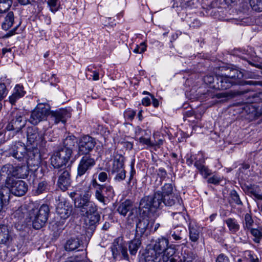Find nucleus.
Masks as SVG:
<instances>
[{
  "instance_id": "nucleus-1",
  "label": "nucleus",
  "mask_w": 262,
  "mask_h": 262,
  "mask_svg": "<svg viewBox=\"0 0 262 262\" xmlns=\"http://www.w3.org/2000/svg\"><path fill=\"white\" fill-rule=\"evenodd\" d=\"M91 195L89 192L76 196L74 205L79 210L83 216L98 213V207L95 203L90 201Z\"/></svg>"
},
{
  "instance_id": "nucleus-2",
  "label": "nucleus",
  "mask_w": 262,
  "mask_h": 262,
  "mask_svg": "<svg viewBox=\"0 0 262 262\" xmlns=\"http://www.w3.org/2000/svg\"><path fill=\"white\" fill-rule=\"evenodd\" d=\"M49 212V207L47 204L42 205L39 209H32L29 212V217L33 227L35 229L41 228L48 220Z\"/></svg>"
},
{
  "instance_id": "nucleus-3",
  "label": "nucleus",
  "mask_w": 262,
  "mask_h": 262,
  "mask_svg": "<svg viewBox=\"0 0 262 262\" xmlns=\"http://www.w3.org/2000/svg\"><path fill=\"white\" fill-rule=\"evenodd\" d=\"M72 152V149L70 147L63 146L59 148L51 157L52 165L57 169H60L65 166L69 161Z\"/></svg>"
},
{
  "instance_id": "nucleus-4",
  "label": "nucleus",
  "mask_w": 262,
  "mask_h": 262,
  "mask_svg": "<svg viewBox=\"0 0 262 262\" xmlns=\"http://www.w3.org/2000/svg\"><path fill=\"white\" fill-rule=\"evenodd\" d=\"M92 187L95 190L96 199L104 205L106 204L107 198L112 196L114 193L112 186L107 185L99 184L96 179H93L91 182Z\"/></svg>"
},
{
  "instance_id": "nucleus-5",
  "label": "nucleus",
  "mask_w": 262,
  "mask_h": 262,
  "mask_svg": "<svg viewBox=\"0 0 262 262\" xmlns=\"http://www.w3.org/2000/svg\"><path fill=\"white\" fill-rule=\"evenodd\" d=\"M154 221L146 216H141L136 223V237L147 236L152 231Z\"/></svg>"
},
{
  "instance_id": "nucleus-6",
  "label": "nucleus",
  "mask_w": 262,
  "mask_h": 262,
  "mask_svg": "<svg viewBox=\"0 0 262 262\" xmlns=\"http://www.w3.org/2000/svg\"><path fill=\"white\" fill-rule=\"evenodd\" d=\"M50 106L48 104L39 103L32 112L30 122L36 125L40 121L46 119L50 114Z\"/></svg>"
},
{
  "instance_id": "nucleus-7",
  "label": "nucleus",
  "mask_w": 262,
  "mask_h": 262,
  "mask_svg": "<svg viewBox=\"0 0 262 262\" xmlns=\"http://www.w3.org/2000/svg\"><path fill=\"white\" fill-rule=\"evenodd\" d=\"M6 185L10 189L11 193L15 196H23L28 190L27 184L22 180H16L14 179H6Z\"/></svg>"
},
{
  "instance_id": "nucleus-8",
  "label": "nucleus",
  "mask_w": 262,
  "mask_h": 262,
  "mask_svg": "<svg viewBox=\"0 0 262 262\" xmlns=\"http://www.w3.org/2000/svg\"><path fill=\"white\" fill-rule=\"evenodd\" d=\"M57 176L58 177L57 187L62 191H65L71 184L70 170L65 167L63 168L58 169Z\"/></svg>"
},
{
  "instance_id": "nucleus-9",
  "label": "nucleus",
  "mask_w": 262,
  "mask_h": 262,
  "mask_svg": "<svg viewBox=\"0 0 262 262\" xmlns=\"http://www.w3.org/2000/svg\"><path fill=\"white\" fill-rule=\"evenodd\" d=\"M112 251L114 258L118 256H121L125 259H128L127 248L126 242L121 237L115 239L112 246Z\"/></svg>"
},
{
  "instance_id": "nucleus-10",
  "label": "nucleus",
  "mask_w": 262,
  "mask_h": 262,
  "mask_svg": "<svg viewBox=\"0 0 262 262\" xmlns=\"http://www.w3.org/2000/svg\"><path fill=\"white\" fill-rule=\"evenodd\" d=\"M77 168V176L86 173L95 165V160L90 154L83 155Z\"/></svg>"
},
{
  "instance_id": "nucleus-11",
  "label": "nucleus",
  "mask_w": 262,
  "mask_h": 262,
  "mask_svg": "<svg viewBox=\"0 0 262 262\" xmlns=\"http://www.w3.org/2000/svg\"><path fill=\"white\" fill-rule=\"evenodd\" d=\"M96 144L95 140L89 136L83 137L79 144V152L80 155L90 154Z\"/></svg>"
},
{
  "instance_id": "nucleus-12",
  "label": "nucleus",
  "mask_w": 262,
  "mask_h": 262,
  "mask_svg": "<svg viewBox=\"0 0 262 262\" xmlns=\"http://www.w3.org/2000/svg\"><path fill=\"white\" fill-rule=\"evenodd\" d=\"M27 147L21 142L16 143L10 149L9 154L19 161L23 160L27 154Z\"/></svg>"
},
{
  "instance_id": "nucleus-13",
  "label": "nucleus",
  "mask_w": 262,
  "mask_h": 262,
  "mask_svg": "<svg viewBox=\"0 0 262 262\" xmlns=\"http://www.w3.org/2000/svg\"><path fill=\"white\" fill-rule=\"evenodd\" d=\"M233 85H235L232 80L228 79L224 75L215 76V83L212 86V88L219 90H224L229 89Z\"/></svg>"
},
{
  "instance_id": "nucleus-14",
  "label": "nucleus",
  "mask_w": 262,
  "mask_h": 262,
  "mask_svg": "<svg viewBox=\"0 0 262 262\" xmlns=\"http://www.w3.org/2000/svg\"><path fill=\"white\" fill-rule=\"evenodd\" d=\"M88 221L86 223V235L87 236H91L95 230L97 226L98 225L100 220V215L99 213L94 214L86 215Z\"/></svg>"
},
{
  "instance_id": "nucleus-15",
  "label": "nucleus",
  "mask_w": 262,
  "mask_h": 262,
  "mask_svg": "<svg viewBox=\"0 0 262 262\" xmlns=\"http://www.w3.org/2000/svg\"><path fill=\"white\" fill-rule=\"evenodd\" d=\"M51 117L56 124L60 121L64 124L67 119L71 116V110L67 108L60 109L58 111L51 112Z\"/></svg>"
},
{
  "instance_id": "nucleus-16",
  "label": "nucleus",
  "mask_w": 262,
  "mask_h": 262,
  "mask_svg": "<svg viewBox=\"0 0 262 262\" xmlns=\"http://www.w3.org/2000/svg\"><path fill=\"white\" fill-rule=\"evenodd\" d=\"M72 206L66 202H59L56 207V212L61 219L68 218L71 214Z\"/></svg>"
},
{
  "instance_id": "nucleus-17",
  "label": "nucleus",
  "mask_w": 262,
  "mask_h": 262,
  "mask_svg": "<svg viewBox=\"0 0 262 262\" xmlns=\"http://www.w3.org/2000/svg\"><path fill=\"white\" fill-rule=\"evenodd\" d=\"M168 245V239L165 237H162L158 238L148 246L154 251L158 252V253L162 256Z\"/></svg>"
},
{
  "instance_id": "nucleus-18",
  "label": "nucleus",
  "mask_w": 262,
  "mask_h": 262,
  "mask_svg": "<svg viewBox=\"0 0 262 262\" xmlns=\"http://www.w3.org/2000/svg\"><path fill=\"white\" fill-rule=\"evenodd\" d=\"M13 237L8 226L0 225V244L9 245L12 241Z\"/></svg>"
},
{
  "instance_id": "nucleus-19",
  "label": "nucleus",
  "mask_w": 262,
  "mask_h": 262,
  "mask_svg": "<svg viewBox=\"0 0 262 262\" xmlns=\"http://www.w3.org/2000/svg\"><path fill=\"white\" fill-rule=\"evenodd\" d=\"M26 120L23 119L21 116H16L7 125L6 129L8 131H20L25 126Z\"/></svg>"
},
{
  "instance_id": "nucleus-20",
  "label": "nucleus",
  "mask_w": 262,
  "mask_h": 262,
  "mask_svg": "<svg viewBox=\"0 0 262 262\" xmlns=\"http://www.w3.org/2000/svg\"><path fill=\"white\" fill-rule=\"evenodd\" d=\"M150 200L147 196H145L141 200L139 206V211L140 214L146 216L151 212L153 207Z\"/></svg>"
},
{
  "instance_id": "nucleus-21",
  "label": "nucleus",
  "mask_w": 262,
  "mask_h": 262,
  "mask_svg": "<svg viewBox=\"0 0 262 262\" xmlns=\"http://www.w3.org/2000/svg\"><path fill=\"white\" fill-rule=\"evenodd\" d=\"M226 70V72L224 74H222L228 79L232 80V82L234 83V84L238 85L240 79L243 77V74L241 72H239L236 69H230L229 68H226L222 67L221 71Z\"/></svg>"
},
{
  "instance_id": "nucleus-22",
  "label": "nucleus",
  "mask_w": 262,
  "mask_h": 262,
  "mask_svg": "<svg viewBox=\"0 0 262 262\" xmlns=\"http://www.w3.org/2000/svg\"><path fill=\"white\" fill-rule=\"evenodd\" d=\"M145 262H160L162 256L152 250L148 246H147L143 254Z\"/></svg>"
},
{
  "instance_id": "nucleus-23",
  "label": "nucleus",
  "mask_w": 262,
  "mask_h": 262,
  "mask_svg": "<svg viewBox=\"0 0 262 262\" xmlns=\"http://www.w3.org/2000/svg\"><path fill=\"white\" fill-rule=\"evenodd\" d=\"M41 162L40 156L39 153L34 155L33 158L30 157L27 161V167L29 171L34 173H37L40 169V164Z\"/></svg>"
},
{
  "instance_id": "nucleus-24",
  "label": "nucleus",
  "mask_w": 262,
  "mask_h": 262,
  "mask_svg": "<svg viewBox=\"0 0 262 262\" xmlns=\"http://www.w3.org/2000/svg\"><path fill=\"white\" fill-rule=\"evenodd\" d=\"M153 208L157 209L163 206V196L160 191H158L152 196H148Z\"/></svg>"
},
{
  "instance_id": "nucleus-25",
  "label": "nucleus",
  "mask_w": 262,
  "mask_h": 262,
  "mask_svg": "<svg viewBox=\"0 0 262 262\" xmlns=\"http://www.w3.org/2000/svg\"><path fill=\"white\" fill-rule=\"evenodd\" d=\"M182 201L180 196L177 194H172L163 196V205L167 206H171L177 204V206L179 203H181Z\"/></svg>"
},
{
  "instance_id": "nucleus-26",
  "label": "nucleus",
  "mask_w": 262,
  "mask_h": 262,
  "mask_svg": "<svg viewBox=\"0 0 262 262\" xmlns=\"http://www.w3.org/2000/svg\"><path fill=\"white\" fill-rule=\"evenodd\" d=\"M81 244V241L78 237H71L67 241L64 248L68 251H74L77 249Z\"/></svg>"
},
{
  "instance_id": "nucleus-27",
  "label": "nucleus",
  "mask_w": 262,
  "mask_h": 262,
  "mask_svg": "<svg viewBox=\"0 0 262 262\" xmlns=\"http://www.w3.org/2000/svg\"><path fill=\"white\" fill-rule=\"evenodd\" d=\"M15 166L10 164H7L4 165L1 168L2 175H7V179H14L15 177Z\"/></svg>"
},
{
  "instance_id": "nucleus-28",
  "label": "nucleus",
  "mask_w": 262,
  "mask_h": 262,
  "mask_svg": "<svg viewBox=\"0 0 262 262\" xmlns=\"http://www.w3.org/2000/svg\"><path fill=\"white\" fill-rule=\"evenodd\" d=\"M132 209L133 206L131 202L129 200H126L119 205L117 211L121 215L125 216L127 213Z\"/></svg>"
},
{
  "instance_id": "nucleus-29",
  "label": "nucleus",
  "mask_w": 262,
  "mask_h": 262,
  "mask_svg": "<svg viewBox=\"0 0 262 262\" xmlns=\"http://www.w3.org/2000/svg\"><path fill=\"white\" fill-rule=\"evenodd\" d=\"M141 246V241L139 237H136L128 244V249L132 255H135Z\"/></svg>"
},
{
  "instance_id": "nucleus-30",
  "label": "nucleus",
  "mask_w": 262,
  "mask_h": 262,
  "mask_svg": "<svg viewBox=\"0 0 262 262\" xmlns=\"http://www.w3.org/2000/svg\"><path fill=\"white\" fill-rule=\"evenodd\" d=\"M205 159L203 158L201 159L196 160L194 163V166L199 170L200 173L205 177L211 174L210 170L204 165Z\"/></svg>"
},
{
  "instance_id": "nucleus-31",
  "label": "nucleus",
  "mask_w": 262,
  "mask_h": 262,
  "mask_svg": "<svg viewBox=\"0 0 262 262\" xmlns=\"http://www.w3.org/2000/svg\"><path fill=\"white\" fill-rule=\"evenodd\" d=\"M28 212V205L26 204H24L21 205L17 210L14 212L13 215L17 220H21L22 219H24Z\"/></svg>"
},
{
  "instance_id": "nucleus-32",
  "label": "nucleus",
  "mask_w": 262,
  "mask_h": 262,
  "mask_svg": "<svg viewBox=\"0 0 262 262\" xmlns=\"http://www.w3.org/2000/svg\"><path fill=\"white\" fill-rule=\"evenodd\" d=\"M225 222L231 233H235L239 230L240 225L235 219L228 218Z\"/></svg>"
},
{
  "instance_id": "nucleus-33",
  "label": "nucleus",
  "mask_w": 262,
  "mask_h": 262,
  "mask_svg": "<svg viewBox=\"0 0 262 262\" xmlns=\"http://www.w3.org/2000/svg\"><path fill=\"white\" fill-rule=\"evenodd\" d=\"M15 177L18 178H25L29 174L28 167L25 165L15 166Z\"/></svg>"
},
{
  "instance_id": "nucleus-34",
  "label": "nucleus",
  "mask_w": 262,
  "mask_h": 262,
  "mask_svg": "<svg viewBox=\"0 0 262 262\" xmlns=\"http://www.w3.org/2000/svg\"><path fill=\"white\" fill-rule=\"evenodd\" d=\"M184 208L181 203H179L176 211L172 213V215L174 219L177 220L179 222H183L185 220V216L183 213Z\"/></svg>"
},
{
  "instance_id": "nucleus-35",
  "label": "nucleus",
  "mask_w": 262,
  "mask_h": 262,
  "mask_svg": "<svg viewBox=\"0 0 262 262\" xmlns=\"http://www.w3.org/2000/svg\"><path fill=\"white\" fill-rule=\"evenodd\" d=\"M254 221L251 213H247L244 215L242 223L243 228L245 231H248L252 228Z\"/></svg>"
},
{
  "instance_id": "nucleus-36",
  "label": "nucleus",
  "mask_w": 262,
  "mask_h": 262,
  "mask_svg": "<svg viewBox=\"0 0 262 262\" xmlns=\"http://www.w3.org/2000/svg\"><path fill=\"white\" fill-rule=\"evenodd\" d=\"M14 23V14L12 11L9 12L5 18L4 21L2 24L3 29L8 30L13 25Z\"/></svg>"
},
{
  "instance_id": "nucleus-37",
  "label": "nucleus",
  "mask_w": 262,
  "mask_h": 262,
  "mask_svg": "<svg viewBox=\"0 0 262 262\" xmlns=\"http://www.w3.org/2000/svg\"><path fill=\"white\" fill-rule=\"evenodd\" d=\"M189 237L191 241L196 242L199 237V228L195 225L190 224L189 227Z\"/></svg>"
},
{
  "instance_id": "nucleus-38",
  "label": "nucleus",
  "mask_w": 262,
  "mask_h": 262,
  "mask_svg": "<svg viewBox=\"0 0 262 262\" xmlns=\"http://www.w3.org/2000/svg\"><path fill=\"white\" fill-rule=\"evenodd\" d=\"M182 229L183 228L182 227L177 226L170 230V235H171L174 239L176 241L180 240L183 238L184 235Z\"/></svg>"
},
{
  "instance_id": "nucleus-39",
  "label": "nucleus",
  "mask_w": 262,
  "mask_h": 262,
  "mask_svg": "<svg viewBox=\"0 0 262 262\" xmlns=\"http://www.w3.org/2000/svg\"><path fill=\"white\" fill-rule=\"evenodd\" d=\"M49 190L48 183L45 181L40 182L37 186L35 190V193L37 195H39L42 193L47 192Z\"/></svg>"
},
{
  "instance_id": "nucleus-40",
  "label": "nucleus",
  "mask_w": 262,
  "mask_h": 262,
  "mask_svg": "<svg viewBox=\"0 0 262 262\" xmlns=\"http://www.w3.org/2000/svg\"><path fill=\"white\" fill-rule=\"evenodd\" d=\"M249 231L254 237L253 241L256 243H259L262 239V232L258 229L253 228Z\"/></svg>"
},
{
  "instance_id": "nucleus-41",
  "label": "nucleus",
  "mask_w": 262,
  "mask_h": 262,
  "mask_svg": "<svg viewBox=\"0 0 262 262\" xmlns=\"http://www.w3.org/2000/svg\"><path fill=\"white\" fill-rule=\"evenodd\" d=\"M175 253V249L172 247L171 246H168L166 249L162 254L163 260L164 261H168V259L174 255Z\"/></svg>"
},
{
  "instance_id": "nucleus-42",
  "label": "nucleus",
  "mask_w": 262,
  "mask_h": 262,
  "mask_svg": "<svg viewBox=\"0 0 262 262\" xmlns=\"http://www.w3.org/2000/svg\"><path fill=\"white\" fill-rule=\"evenodd\" d=\"M124 158L119 156L118 158H115L114 160L112 170L124 168Z\"/></svg>"
},
{
  "instance_id": "nucleus-43",
  "label": "nucleus",
  "mask_w": 262,
  "mask_h": 262,
  "mask_svg": "<svg viewBox=\"0 0 262 262\" xmlns=\"http://www.w3.org/2000/svg\"><path fill=\"white\" fill-rule=\"evenodd\" d=\"M249 92L248 90H244V91H236L234 92H230L228 93H221L219 94V98L221 97H233L237 95H243L245 93H247Z\"/></svg>"
},
{
  "instance_id": "nucleus-44",
  "label": "nucleus",
  "mask_w": 262,
  "mask_h": 262,
  "mask_svg": "<svg viewBox=\"0 0 262 262\" xmlns=\"http://www.w3.org/2000/svg\"><path fill=\"white\" fill-rule=\"evenodd\" d=\"M162 196L168 195H172V194H176L173 192V187L171 184H165L162 187V192H161Z\"/></svg>"
},
{
  "instance_id": "nucleus-45",
  "label": "nucleus",
  "mask_w": 262,
  "mask_h": 262,
  "mask_svg": "<svg viewBox=\"0 0 262 262\" xmlns=\"http://www.w3.org/2000/svg\"><path fill=\"white\" fill-rule=\"evenodd\" d=\"M249 2L253 10L262 11V0H249Z\"/></svg>"
},
{
  "instance_id": "nucleus-46",
  "label": "nucleus",
  "mask_w": 262,
  "mask_h": 262,
  "mask_svg": "<svg viewBox=\"0 0 262 262\" xmlns=\"http://www.w3.org/2000/svg\"><path fill=\"white\" fill-rule=\"evenodd\" d=\"M10 193V189L9 188L8 186L6 185V186L3 187L0 190V198H3V200H9Z\"/></svg>"
},
{
  "instance_id": "nucleus-47",
  "label": "nucleus",
  "mask_w": 262,
  "mask_h": 262,
  "mask_svg": "<svg viewBox=\"0 0 262 262\" xmlns=\"http://www.w3.org/2000/svg\"><path fill=\"white\" fill-rule=\"evenodd\" d=\"M28 141L32 144L40 139L38 132H27Z\"/></svg>"
},
{
  "instance_id": "nucleus-48",
  "label": "nucleus",
  "mask_w": 262,
  "mask_h": 262,
  "mask_svg": "<svg viewBox=\"0 0 262 262\" xmlns=\"http://www.w3.org/2000/svg\"><path fill=\"white\" fill-rule=\"evenodd\" d=\"M137 218V210L136 208H133L129 212L127 217V223L129 224L133 223L134 221H136Z\"/></svg>"
},
{
  "instance_id": "nucleus-49",
  "label": "nucleus",
  "mask_w": 262,
  "mask_h": 262,
  "mask_svg": "<svg viewBox=\"0 0 262 262\" xmlns=\"http://www.w3.org/2000/svg\"><path fill=\"white\" fill-rule=\"evenodd\" d=\"M246 187L249 193L253 195L256 199L262 200V194H258L256 190L252 185L247 186Z\"/></svg>"
},
{
  "instance_id": "nucleus-50",
  "label": "nucleus",
  "mask_w": 262,
  "mask_h": 262,
  "mask_svg": "<svg viewBox=\"0 0 262 262\" xmlns=\"http://www.w3.org/2000/svg\"><path fill=\"white\" fill-rule=\"evenodd\" d=\"M230 194L233 202L235 203L237 205L242 204V202L239 199V196L235 190H232Z\"/></svg>"
},
{
  "instance_id": "nucleus-51",
  "label": "nucleus",
  "mask_w": 262,
  "mask_h": 262,
  "mask_svg": "<svg viewBox=\"0 0 262 262\" xmlns=\"http://www.w3.org/2000/svg\"><path fill=\"white\" fill-rule=\"evenodd\" d=\"M76 140V139L74 136H69L67 137L64 141V144L65 145L64 146L70 147L71 148V146H74Z\"/></svg>"
},
{
  "instance_id": "nucleus-52",
  "label": "nucleus",
  "mask_w": 262,
  "mask_h": 262,
  "mask_svg": "<svg viewBox=\"0 0 262 262\" xmlns=\"http://www.w3.org/2000/svg\"><path fill=\"white\" fill-rule=\"evenodd\" d=\"M238 85H262V82L261 81H252V80H240L239 81Z\"/></svg>"
},
{
  "instance_id": "nucleus-53",
  "label": "nucleus",
  "mask_w": 262,
  "mask_h": 262,
  "mask_svg": "<svg viewBox=\"0 0 262 262\" xmlns=\"http://www.w3.org/2000/svg\"><path fill=\"white\" fill-rule=\"evenodd\" d=\"M204 81L207 84H209L212 88L213 84L215 83V76L206 75L204 78Z\"/></svg>"
},
{
  "instance_id": "nucleus-54",
  "label": "nucleus",
  "mask_w": 262,
  "mask_h": 262,
  "mask_svg": "<svg viewBox=\"0 0 262 262\" xmlns=\"http://www.w3.org/2000/svg\"><path fill=\"white\" fill-rule=\"evenodd\" d=\"M15 92L14 94L18 95L20 97H22L25 93V92L23 90V87L19 85H17L15 88Z\"/></svg>"
},
{
  "instance_id": "nucleus-55",
  "label": "nucleus",
  "mask_w": 262,
  "mask_h": 262,
  "mask_svg": "<svg viewBox=\"0 0 262 262\" xmlns=\"http://www.w3.org/2000/svg\"><path fill=\"white\" fill-rule=\"evenodd\" d=\"M140 143L145 144L150 147L153 146V141H151L149 138H145L144 137H141L139 138Z\"/></svg>"
},
{
  "instance_id": "nucleus-56",
  "label": "nucleus",
  "mask_w": 262,
  "mask_h": 262,
  "mask_svg": "<svg viewBox=\"0 0 262 262\" xmlns=\"http://www.w3.org/2000/svg\"><path fill=\"white\" fill-rule=\"evenodd\" d=\"M216 262H230L229 258L225 254L222 253L219 255L216 259Z\"/></svg>"
},
{
  "instance_id": "nucleus-57",
  "label": "nucleus",
  "mask_w": 262,
  "mask_h": 262,
  "mask_svg": "<svg viewBox=\"0 0 262 262\" xmlns=\"http://www.w3.org/2000/svg\"><path fill=\"white\" fill-rule=\"evenodd\" d=\"M126 178V171L121 172L120 173H117L115 175L114 179L116 181L121 182L125 180Z\"/></svg>"
},
{
  "instance_id": "nucleus-58",
  "label": "nucleus",
  "mask_w": 262,
  "mask_h": 262,
  "mask_svg": "<svg viewBox=\"0 0 262 262\" xmlns=\"http://www.w3.org/2000/svg\"><path fill=\"white\" fill-rule=\"evenodd\" d=\"M221 181V179L217 176H213L208 180V182L213 184H217Z\"/></svg>"
},
{
  "instance_id": "nucleus-59",
  "label": "nucleus",
  "mask_w": 262,
  "mask_h": 262,
  "mask_svg": "<svg viewBox=\"0 0 262 262\" xmlns=\"http://www.w3.org/2000/svg\"><path fill=\"white\" fill-rule=\"evenodd\" d=\"M57 0H48V4L50 7V9L52 12H55L57 10L55 7L57 5Z\"/></svg>"
},
{
  "instance_id": "nucleus-60",
  "label": "nucleus",
  "mask_w": 262,
  "mask_h": 262,
  "mask_svg": "<svg viewBox=\"0 0 262 262\" xmlns=\"http://www.w3.org/2000/svg\"><path fill=\"white\" fill-rule=\"evenodd\" d=\"M244 110L248 114H251L252 115H255V109L252 105H247L245 106Z\"/></svg>"
},
{
  "instance_id": "nucleus-61",
  "label": "nucleus",
  "mask_w": 262,
  "mask_h": 262,
  "mask_svg": "<svg viewBox=\"0 0 262 262\" xmlns=\"http://www.w3.org/2000/svg\"><path fill=\"white\" fill-rule=\"evenodd\" d=\"M98 179L101 182H105L107 179V174L105 172H101L98 175Z\"/></svg>"
},
{
  "instance_id": "nucleus-62",
  "label": "nucleus",
  "mask_w": 262,
  "mask_h": 262,
  "mask_svg": "<svg viewBox=\"0 0 262 262\" xmlns=\"http://www.w3.org/2000/svg\"><path fill=\"white\" fill-rule=\"evenodd\" d=\"M136 115V112L134 111H127L125 113V116L130 120H133Z\"/></svg>"
},
{
  "instance_id": "nucleus-63",
  "label": "nucleus",
  "mask_w": 262,
  "mask_h": 262,
  "mask_svg": "<svg viewBox=\"0 0 262 262\" xmlns=\"http://www.w3.org/2000/svg\"><path fill=\"white\" fill-rule=\"evenodd\" d=\"M20 98L21 97L19 96V95H17L13 93L11 96L9 97V101L12 105H13L15 104L16 100Z\"/></svg>"
},
{
  "instance_id": "nucleus-64",
  "label": "nucleus",
  "mask_w": 262,
  "mask_h": 262,
  "mask_svg": "<svg viewBox=\"0 0 262 262\" xmlns=\"http://www.w3.org/2000/svg\"><path fill=\"white\" fill-rule=\"evenodd\" d=\"M179 2L180 3V7L181 8H186L189 5V0H179Z\"/></svg>"
}]
</instances>
